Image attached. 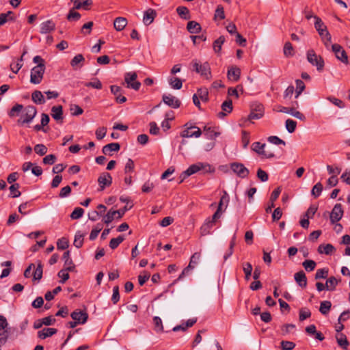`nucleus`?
<instances>
[{
    "label": "nucleus",
    "mask_w": 350,
    "mask_h": 350,
    "mask_svg": "<svg viewBox=\"0 0 350 350\" xmlns=\"http://www.w3.org/2000/svg\"><path fill=\"white\" fill-rule=\"evenodd\" d=\"M198 172H202V174H205L208 173H213L215 172V168L207 163L198 162L197 163L191 165L185 171H184L180 175L179 183L183 182V180L188 176L196 174Z\"/></svg>",
    "instance_id": "nucleus-1"
},
{
    "label": "nucleus",
    "mask_w": 350,
    "mask_h": 350,
    "mask_svg": "<svg viewBox=\"0 0 350 350\" xmlns=\"http://www.w3.org/2000/svg\"><path fill=\"white\" fill-rule=\"evenodd\" d=\"M315 18V23H314V27L318 31L319 36H321V39L324 42L325 44L327 46V42H331V35L327 31V27L325 25V24L323 23L322 20L317 16H314Z\"/></svg>",
    "instance_id": "nucleus-2"
},
{
    "label": "nucleus",
    "mask_w": 350,
    "mask_h": 350,
    "mask_svg": "<svg viewBox=\"0 0 350 350\" xmlns=\"http://www.w3.org/2000/svg\"><path fill=\"white\" fill-rule=\"evenodd\" d=\"M191 64L193 70L200 74L201 76L205 77L206 79L211 78V67L208 62H204L202 64L200 62L195 59L192 61Z\"/></svg>",
    "instance_id": "nucleus-3"
},
{
    "label": "nucleus",
    "mask_w": 350,
    "mask_h": 350,
    "mask_svg": "<svg viewBox=\"0 0 350 350\" xmlns=\"http://www.w3.org/2000/svg\"><path fill=\"white\" fill-rule=\"evenodd\" d=\"M307 60L312 66H316L319 72H321L325 66V62L321 55H318L313 49L307 51Z\"/></svg>",
    "instance_id": "nucleus-4"
},
{
    "label": "nucleus",
    "mask_w": 350,
    "mask_h": 350,
    "mask_svg": "<svg viewBox=\"0 0 350 350\" xmlns=\"http://www.w3.org/2000/svg\"><path fill=\"white\" fill-rule=\"evenodd\" d=\"M37 114V109L33 105H28L23 109V113L20 119L18 120V124L23 125L30 123Z\"/></svg>",
    "instance_id": "nucleus-5"
},
{
    "label": "nucleus",
    "mask_w": 350,
    "mask_h": 350,
    "mask_svg": "<svg viewBox=\"0 0 350 350\" xmlns=\"http://www.w3.org/2000/svg\"><path fill=\"white\" fill-rule=\"evenodd\" d=\"M184 130L180 133V137L183 138L196 137L201 136L202 131L198 126H193L191 123L187 122L184 124Z\"/></svg>",
    "instance_id": "nucleus-6"
},
{
    "label": "nucleus",
    "mask_w": 350,
    "mask_h": 350,
    "mask_svg": "<svg viewBox=\"0 0 350 350\" xmlns=\"http://www.w3.org/2000/svg\"><path fill=\"white\" fill-rule=\"evenodd\" d=\"M45 71V67L42 65L34 66L31 70L30 82L33 84H39L41 83Z\"/></svg>",
    "instance_id": "nucleus-7"
},
{
    "label": "nucleus",
    "mask_w": 350,
    "mask_h": 350,
    "mask_svg": "<svg viewBox=\"0 0 350 350\" xmlns=\"http://www.w3.org/2000/svg\"><path fill=\"white\" fill-rule=\"evenodd\" d=\"M137 75L135 72H126L124 75V81L127 84V88L139 90L141 87V83L137 81Z\"/></svg>",
    "instance_id": "nucleus-8"
},
{
    "label": "nucleus",
    "mask_w": 350,
    "mask_h": 350,
    "mask_svg": "<svg viewBox=\"0 0 350 350\" xmlns=\"http://www.w3.org/2000/svg\"><path fill=\"white\" fill-rule=\"evenodd\" d=\"M264 106L259 103H254L251 105V111L248 116V120H258L264 115Z\"/></svg>",
    "instance_id": "nucleus-9"
},
{
    "label": "nucleus",
    "mask_w": 350,
    "mask_h": 350,
    "mask_svg": "<svg viewBox=\"0 0 350 350\" xmlns=\"http://www.w3.org/2000/svg\"><path fill=\"white\" fill-rule=\"evenodd\" d=\"M230 169L236 174L239 177L245 178L249 175V170L241 163H232L230 164Z\"/></svg>",
    "instance_id": "nucleus-10"
},
{
    "label": "nucleus",
    "mask_w": 350,
    "mask_h": 350,
    "mask_svg": "<svg viewBox=\"0 0 350 350\" xmlns=\"http://www.w3.org/2000/svg\"><path fill=\"white\" fill-rule=\"evenodd\" d=\"M332 51L334 53L336 57L341 61L342 63L347 64L348 57L346 51L342 49V47L338 44H334L332 46Z\"/></svg>",
    "instance_id": "nucleus-11"
},
{
    "label": "nucleus",
    "mask_w": 350,
    "mask_h": 350,
    "mask_svg": "<svg viewBox=\"0 0 350 350\" xmlns=\"http://www.w3.org/2000/svg\"><path fill=\"white\" fill-rule=\"evenodd\" d=\"M98 183L99 185L98 191H103L106 187H109L112 183V177L108 172L102 173L98 178Z\"/></svg>",
    "instance_id": "nucleus-12"
},
{
    "label": "nucleus",
    "mask_w": 350,
    "mask_h": 350,
    "mask_svg": "<svg viewBox=\"0 0 350 350\" xmlns=\"http://www.w3.org/2000/svg\"><path fill=\"white\" fill-rule=\"evenodd\" d=\"M343 215V210L341 204H336L330 213V221L332 224L340 221Z\"/></svg>",
    "instance_id": "nucleus-13"
},
{
    "label": "nucleus",
    "mask_w": 350,
    "mask_h": 350,
    "mask_svg": "<svg viewBox=\"0 0 350 350\" xmlns=\"http://www.w3.org/2000/svg\"><path fill=\"white\" fill-rule=\"evenodd\" d=\"M71 318L78 324H85L88 319V314L85 310H75L70 314Z\"/></svg>",
    "instance_id": "nucleus-14"
},
{
    "label": "nucleus",
    "mask_w": 350,
    "mask_h": 350,
    "mask_svg": "<svg viewBox=\"0 0 350 350\" xmlns=\"http://www.w3.org/2000/svg\"><path fill=\"white\" fill-rule=\"evenodd\" d=\"M200 257L201 254L200 252H196L191 256L189 265L183 269L181 274L178 277L179 280L183 278L187 272H188L190 269H193L195 266L198 264Z\"/></svg>",
    "instance_id": "nucleus-15"
},
{
    "label": "nucleus",
    "mask_w": 350,
    "mask_h": 350,
    "mask_svg": "<svg viewBox=\"0 0 350 350\" xmlns=\"http://www.w3.org/2000/svg\"><path fill=\"white\" fill-rule=\"evenodd\" d=\"M162 100L165 104L174 109H177L180 106V101L175 96L168 94H164L162 97Z\"/></svg>",
    "instance_id": "nucleus-16"
},
{
    "label": "nucleus",
    "mask_w": 350,
    "mask_h": 350,
    "mask_svg": "<svg viewBox=\"0 0 350 350\" xmlns=\"http://www.w3.org/2000/svg\"><path fill=\"white\" fill-rule=\"evenodd\" d=\"M203 132L207 139L212 140L215 139L220 135V133L216 131V127L208 124L204 126Z\"/></svg>",
    "instance_id": "nucleus-17"
},
{
    "label": "nucleus",
    "mask_w": 350,
    "mask_h": 350,
    "mask_svg": "<svg viewBox=\"0 0 350 350\" xmlns=\"http://www.w3.org/2000/svg\"><path fill=\"white\" fill-rule=\"evenodd\" d=\"M110 90L111 93L116 96V101L118 103H124L126 101V98L122 95V88L118 85H111Z\"/></svg>",
    "instance_id": "nucleus-18"
},
{
    "label": "nucleus",
    "mask_w": 350,
    "mask_h": 350,
    "mask_svg": "<svg viewBox=\"0 0 350 350\" xmlns=\"http://www.w3.org/2000/svg\"><path fill=\"white\" fill-rule=\"evenodd\" d=\"M55 29V23L52 20H47L40 25V32L42 34H46L54 31Z\"/></svg>",
    "instance_id": "nucleus-19"
},
{
    "label": "nucleus",
    "mask_w": 350,
    "mask_h": 350,
    "mask_svg": "<svg viewBox=\"0 0 350 350\" xmlns=\"http://www.w3.org/2000/svg\"><path fill=\"white\" fill-rule=\"evenodd\" d=\"M51 116L56 121L62 122L63 116V107L62 105H55L51 108Z\"/></svg>",
    "instance_id": "nucleus-20"
},
{
    "label": "nucleus",
    "mask_w": 350,
    "mask_h": 350,
    "mask_svg": "<svg viewBox=\"0 0 350 350\" xmlns=\"http://www.w3.org/2000/svg\"><path fill=\"white\" fill-rule=\"evenodd\" d=\"M222 111L218 113V117L224 118L227 113H230L232 111V102L230 99L225 100L221 105Z\"/></svg>",
    "instance_id": "nucleus-21"
},
{
    "label": "nucleus",
    "mask_w": 350,
    "mask_h": 350,
    "mask_svg": "<svg viewBox=\"0 0 350 350\" xmlns=\"http://www.w3.org/2000/svg\"><path fill=\"white\" fill-rule=\"evenodd\" d=\"M241 70L237 66H232L228 70L227 77L229 80L237 81L240 79Z\"/></svg>",
    "instance_id": "nucleus-22"
},
{
    "label": "nucleus",
    "mask_w": 350,
    "mask_h": 350,
    "mask_svg": "<svg viewBox=\"0 0 350 350\" xmlns=\"http://www.w3.org/2000/svg\"><path fill=\"white\" fill-rule=\"evenodd\" d=\"M295 280L301 288H306L307 286V278L304 271L297 272L294 275Z\"/></svg>",
    "instance_id": "nucleus-23"
},
{
    "label": "nucleus",
    "mask_w": 350,
    "mask_h": 350,
    "mask_svg": "<svg viewBox=\"0 0 350 350\" xmlns=\"http://www.w3.org/2000/svg\"><path fill=\"white\" fill-rule=\"evenodd\" d=\"M97 209H102V211H94L88 214V219L91 221H96L100 216H103L107 210V207L103 204L97 206Z\"/></svg>",
    "instance_id": "nucleus-24"
},
{
    "label": "nucleus",
    "mask_w": 350,
    "mask_h": 350,
    "mask_svg": "<svg viewBox=\"0 0 350 350\" xmlns=\"http://www.w3.org/2000/svg\"><path fill=\"white\" fill-rule=\"evenodd\" d=\"M215 224V222L210 217L205 220V222L200 228L201 234L204 236L210 233L211 228Z\"/></svg>",
    "instance_id": "nucleus-25"
},
{
    "label": "nucleus",
    "mask_w": 350,
    "mask_h": 350,
    "mask_svg": "<svg viewBox=\"0 0 350 350\" xmlns=\"http://www.w3.org/2000/svg\"><path fill=\"white\" fill-rule=\"evenodd\" d=\"M120 148V146L118 143H111L104 146L102 152L104 154L111 155V152H117Z\"/></svg>",
    "instance_id": "nucleus-26"
},
{
    "label": "nucleus",
    "mask_w": 350,
    "mask_h": 350,
    "mask_svg": "<svg viewBox=\"0 0 350 350\" xmlns=\"http://www.w3.org/2000/svg\"><path fill=\"white\" fill-rule=\"evenodd\" d=\"M281 111H283L286 113H289L291 116L295 117L296 118H298L302 121H304L306 120V116L304 113H301L299 111H297L293 107H284Z\"/></svg>",
    "instance_id": "nucleus-27"
},
{
    "label": "nucleus",
    "mask_w": 350,
    "mask_h": 350,
    "mask_svg": "<svg viewBox=\"0 0 350 350\" xmlns=\"http://www.w3.org/2000/svg\"><path fill=\"white\" fill-rule=\"evenodd\" d=\"M128 22L127 19L124 17H117L113 21V26L116 30L120 31L123 30L126 26Z\"/></svg>",
    "instance_id": "nucleus-28"
},
{
    "label": "nucleus",
    "mask_w": 350,
    "mask_h": 350,
    "mask_svg": "<svg viewBox=\"0 0 350 350\" xmlns=\"http://www.w3.org/2000/svg\"><path fill=\"white\" fill-rule=\"evenodd\" d=\"M57 332V330L55 328H44L38 332V336L41 339H45L54 335Z\"/></svg>",
    "instance_id": "nucleus-29"
},
{
    "label": "nucleus",
    "mask_w": 350,
    "mask_h": 350,
    "mask_svg": "<svg viewBox=\"0 0 350 350\" xmlns=\"http://www.w3.org/2000/svg\"><path fill=\"white\" fill-rule=\"evenodd\" d=\"M336 339L337 341L338 345L344 349H347L349 342L347 338V336L342 334H336Z\"/></svg>",
    "instance_id": "nucleus-30"
},
{
    "label": "nucleus",
    "mask_w": 350,
    "mask_h": 350,
    "mask_svg": "<svg viewBox=\"0 0 350 350\" xmlns=\"http://www.w3.org/2000/svg\"><path fill=\"white\" fill-rule=\"evenodd\" d=\"M85 62V58L83 55L78 54L75 55L70 62L71 66L77 69L78 68H81L83 66V62Z\"/></svg>",
    "instance_id": "nucleus-31"
},
{
    "label": "nucleus",
    "mask_w": 350,
    "mask_h": 350,
    "mask_svg": "<svg viewBox=\"0 0 350 350\" xmlns=\"http://www.w3.org/2000/svg\"><path fill=\"white\" fill-rule=\"evenodd\" d=\"M92 4V0H75L74 1V9L79 10L83 8L85 10H89L88 6Z\"/></svg>",
    "instance_id": "nucleus-32"
},
{
    "label": "nucleus",
    "mask_w": 350,
    "mask_h": 350,
    "mask_svg": "<svg viewBox=\"0 0 350 350\" xmlns=\"http://www.w3.org/2000/svg\"><path fill=\"white\" fill-rule=\"evenodd\" d=\"M187 29L188 31L191 33H198L201 31L202 28L200 23L194 21H191L187 23Z\"/></svg>",
    "instance_id": "nucleus-33"
},
{
    "label": "nucleus",
    "mask_w": 350,
    "mask_h": 350,
    "mask_svg": "<svg viewBox=\"0 0 350 350\" xmlns=\"http://www.w3.org/2000/svg\"><path fill=\"white\" fill-rule=\"evenodd\" d=\"M155 16H156V12L154 10H153L152 9L148 10L147 11H146L144 12V18H143L144 23L146 25H150L154 21Z\"/></svg>",
    "instance_id": "nucleus-34"
},
{
    "label": "nucleus",
    "mask_w": 350,
    "mask_h": 350,
    "mask_svg": "<svg viewBox=\"0 0 350 350\" xmlns=\"http://www.w3.org/2000/svg\"><path fill=\"white\" fill-rule=\"evenodd\" d=\"M317 250L319 254H325L329 255L335 250V247L329 243L326 245L321 244L319 246Z\"/></svg>",
    "instance_id": "nucleus-35"
},
{
    "label": "nucleus",
    "mask_w": 350,
    "mask_h": 350,
    "mask_svg": "<svg viewBox=\"0 0 350 350\" xmlns=\"http://www.w3.org/2000/svg\"><path fill=\"white\" fill-rule=\"evenodd\" d=\"M176 12L178 16L185 20L189 19L191 16L189 13V10L187 7L185 6H178L176 8Z\"/></svg>",
    "instance_id": "nucleus-36"
},
{
    "label": "nucleus",
    "mask_w": 350,
    "mask_h": 350,
    "mask_svg": "<svg viewBox=\"0 0 350 350\" xmlns=\"http://www.w3.org/2000/svg\"><path fill=\"white\" fill-rule=\"evenodd\" d=\"M31 99L36 104H43L45 103V99L43 94L39 90H35L31 94Z\"/></svg>",
    "instance_id": "nucleus-37"
},
{
    "label": "nucleus",
    "mask_w": 350,
    "mask_h": 350,
    "mask_svg": "<svg viewBox=\"0 0 350 350\" xmlns=\"http://www.w3.org/2000/svg\"><path fill=\"white\" fill-rule=\"evenodd\" d=\"M225 37L224 36H220L214 41L213 48L215 53H219L221 51V46L225 42Z\"/></svg>",
    "instance_id": "nucleus-38"
},
{
    "label": "nucleus",
    "mask_w": 350,
    "mask_h": 350,
    "mask_svg": "<svg viewBox=\"0 0 350 350\" xmlns=\"http://www.w3.org/2000/svg\"><path fill=\"white\" fill-rule=\"evenodd\" d=\"M103 221L106 224H110L115 218H117L118 214L116 211L109 210L105 215H103Z\"/></svg>",
    "instance_id": "nucleus-39"
},
{
    "label": "nucleus",
    "mask_w": 350,
    "mask_h": 350,
    "mask_svg": "<svg viewBox=\"0 0 350 350\" xmlns=\"http://www.w3.org/2000/svg\"><path fill=\"white\" fill-rule=\"evenodd\" d=\"M168 81L172 88L175 90H180L183 86V81L178 77H171Z\"/></svg>",
    "instance_id": "nucleus-40"
},
{
    "label": "nucleus",
    "mask_w": 350,
    "mask_h": 350,
    "mask_svg": "<svg viewBox=\"0 0 350 350\" xmlns=\"http://www.w3.org/2000/svg\"><path fill=\"white\" fill-rule=\"evenodd\" d=\"M84 234L81 232L78 231L75 236V240L73 242L74 245L77 248H81L83 243Z\"/></svg>",
    "instance_id": "nucleus-41"
},
{
    "label": "nucleus",
    "mask_w": 350,
    "mask_h": 350,
    "mask_svg": "<svg viewBox=\"0 0 350 350\" xmlns=\"http://www.w3.org/2000/svg\"><path fill=\"white\" fill-rule=\"evenodd\" d=\"M266 144L256 142L252 144L251 148L252 150L256 152L259 156H262L263 149L265 148Z\"/></svg>",
    "instance_id": "nucleus-42"
},
{
    "label": "nucleus",
    "mask_w": 350,
    "mask_h": 350,
    "mask_svg": "<svg viewBox=\"0 0 350 350\" xmlns=\"http://www.w3.org/2000/svg\"><path fill=\"white\" fill-rule=\"evenodd\" d=\"M338 283V281L337 280V279L334 277V276H332L330 277L329 278L327 279V280L326 281V290H328V291H334L335 290L336 288V286H337Z\"/></svg>",
    "instance_id": "nucleus-43"
},
{
    "label": "nucleus",
    "mask_w": 350,
    "mask_h": 350,
    "mask_svg": "<svg viewBox=\"0 0 350 350\" xmlns=\"http://www.w3.org/2000/svg\"><path fill=\"white\" fill-rule=\"evenodd\" d=\"M243 271L245 273V278L246 280H249L250 276L252 275V265L250 262H243Z\"/></svg>",
    "instance_id": "nucleus-44"
},
{
    "label": "nucleus",
    "mask_w": 350,
    "mask_h": 350,
    "mask_svg": "<svg viewBox=\"0 0 350 350\" xmlns=\"http://www.w3.org/2000/svg\"><path fill=\"white\" fill-rule=\"evenodd\" d=\"M124 240V237L122 235H119L116 238H113L109 242V247L112 250L116 249L118 245Z\"/></svg>",
    "instance_id": "nucleus-45"
},
{
    "label": "nucleus",
    "mask_w": 350,
    "mask_h": 350,
    "mask_svg": "<svg viewBox=\"0 0 350 350\" xmlns=\"http://www.w3.org/2000/svg\"><path fill=\"white\" fill-rule=\"evenodd\" d=\"M332 307V303L329 301H323L321 302L319 311L323 314H327Z\"/></svg>",
    "instance_id": "nucleus-46"
},
{
    "label": "nucleus",
    "mask_w": 350,
    "mask_h": 350,
    "mask_svg": "<svg viewBox=\"0 0 350 350\" xmlns=\"http://www.w3.org/2000/svg\"><path fill=\"white\" fill-rule=\"evenodd\" d=\"M20 185L18 183L12 184L10 187V196L12 198H18L21 195V191H18Z\"/></svg>",
    "instance_id": "nucleus-47"
},
{
    "label": "nucleus",
    "mask_w": 350,
    "mask_h": 350,
    "mask_svg": "<svg viewBox=\"0 0 350 350\" xmlns=\"http://www.w3.org/2000/svg\"><path fill=\"white\" fill-rule=\"evenodd\" d=\"M153 323H154V329L157 332H163V326L162 323V321L160 317H154L153 318Z\"/></svg>",
    "instance_id": "nucleus-48"
},
{
    "label": "nucleus",
    "mask_w": 350,
    "mask_h": 350,
    "mask_svg": "<svg viewBox=\"0 0 350 350\" xmlns=\"http://www.w3.org/2000/svg\"><path fill=\"white\" fill-rule=\"evenodd\" d=\"M24 109L23 105L21 104H16L14 105L8 113L10 117H14Z\"/></svg>",
    "instance_id": "nucleus-49"
},
{
    "label": "nucleus",
    "mask_w": 350,
    "mask_h": 350,
    "mask_svg": "<svg viewBox=\"0 0 350 350\" xmlns=\"http://www.w3.org/2000/svg\"><path fill=\"white\" fill-rule=\"evenodd\" d=\"M296 83V90H295V98H298L299 96L301 94V92L304 90L306 86L303 81L301 79H297L295 81Z\"/></svg>",
    "instance_id": "nucleus-50"
},
{
    "label": "nucleus",
    "mask_w": 350,
    "mask_h": 350,
    "mask_svg": "<svg viewBox=\"0 0 350 350\" xmlns=\"http://www.w3.org/2000/svg\"><path fill=\"white\" fill-rule=\"evenodd\" d=\"M302 265L306 271L310 272L315 269L317 263L313 260H306L303 262Z\"/></svg>",
    "instance_id": "nucleus-51"
},
{
    "label": "nucleus",
    "mask_w": 350,
    "mask_h": 350,
    "mask_svg": "<svg viewBox=\"0 0 350 350\" xmlns=\"http://www.w3.org/2000/svg\"><path fill=\"white\" fill-rule=\"evenodd\" d=\"M311 317V312L308 308H301L299 310V319L300 321H303Z\"/></svg>",
    "instance_id": "nucleus-52"
},
{
    "label": "nucleus",
    "mask_w": 350,
    "mask_h": 350,
    "mask_svg": "<svg viewBox=\"0 0 350 350\" xmlns=\"http://www.w3.org/2000/svg\"><path fill=\"white\" fill-rule=\"evenodd\" d=\"M323 191V185L321 183H317L312 189L311 193L315 198H318Z\"/></svg>",
    "instance_id": "nucleus-53"
},
{
    "label": "nucleus",
    "mask_w": 350,
    "mask_h": 350,
    "mask_svg": "<svg viewBox=\"0 0 350 350\" xmlns=\"http://www.w3.org/2000/svg\"><path fill=\"white\" fill-rule=\"evenodd\" d=\"M284 54L286 57H292L294 55L293 47L291 42H287L284 46Z\"/></svg>",
    "instance_id": "nucleus-54"
},
{
    "label": "nucleus",
    "mask_w": 350,
    "mask_h": 350,
    "mask_svg": "<svg viewBox=\"0 0 350 350\" xmlns=\"http://www.w3.org/2000/svg\"><path fill=\"white\" fill-rule=\"evenodd\" d=\"M215 19L219 18V20H223L225 18L224 9L221 5H218L215 10Z\"/></svg>",
    "instance_id": "nucleus-55"
},
{
    "label": "nucleus",
    "mask_w": 350,
    "mask_h": 350,
    "mask_svg": "<svg viewBox=\"0 0 350 350\" xmlns=\"http://www.w3.org/2000/svg\"><path fill=\"white\" fill-rule=\"evenodd\" d=\"M42 265L39 262L35 271L33 273V280H40L42 277Z\"/></svg>",
    "instance_id": "nucleus-56"
},
{
    "label": "nucleus",
    "mask_w": 350,
    "mask_h": 350,
    "mask_svg": "<svg viewBox=\"0 0 350 350\" xmlns=\"http://www.w3.org/2000/svg\"><path fill=\"white\" fill-rule=\"evenodd\" d=\"M285 124H286V130L290 133H292L295 131L296 126H297V122L295 120H291V119H287L286 120Z\"/></svg>",
    "instance_id": "nucleus-57"
},
{
    "label": "nucleus",
    "mask_w": 350,
    "mask_h": 350,
    "mask_svg": "<svg viewBox=\"0 0 350 350\" xmlns=\"http://www.w3.org/2000/svg\"><path fill=\"white\" fill-rule=\"evenodd\" d=\"M47 148L45 145L40 144L34 146V151L36 154L43 156L47 152Z\"/></svg>",
    "instance_id": "nucleus-58"
},
{
    "label": "nucleus",
    "mask_w": 350,
    "mask_h": 350,
    "mask_svg": "<svg viewBox=\"0 0 350 350\" xmlns=\"http://www.w3.org/2000/svg\"><path fill=\"white\" fill-rule=\"evenodd\" d=\"M68 246V240L66 238L62 237V239H58L57 242V247L58 250H64L67 249Z\"/></svg>",
    "instance_id": "nucleus-59"
},
{
    "label": "nucleus",
    "mask_w": 350,
    "mask_h": 350,
    "mask_svg": "<svg viewBox=\"0 0 350 350\" xmlns=\"http://www.w3.org/2000/svg\"><path fill=\"white\" fill-rule=\"evenodd\" d=\"M196 94L203 102L208 100V92L206 89H198Z\"/></svg>",
    "instance_id": "nucleus-60"
},
{
    "label": "nucleus",
    "mask_w": 350,
    "mask_h": 350,
    "mask_svg": "<svg viewBox=\"0 0 350 350\" xmlns=\"http://www.w3.org/2000/svg\"><path fill=\"white\" fill-rule=\"evenodd\" d=\"M68 271V270L63 269L58 272L57 275L61 278L60 283L64 284L69 279L70 275Z\"/></svg>",
    "instance_id": "nucleus-61"
},
{
    "label": "nucleus",
    "mask_w": 350,
    "mask_h": 350,
    "mask_svg": "<svg viewBox=\"0 0 350 350\" xmlns=\"http://www.w3.org/2000/svg\"><path fill=\"white\" fill-rule=\"evenodd\" d=\"M84 213V210L82 208L77 207L74 209L72 213L70 215V217L72 219H78L81 218Z\"/></svg>",
    "instance_id": "nucleus-62"
},
{
    "label": "nucleus",
    "mask_w": 350,
    "mask_h": 350,
    "mask_svg": "<svg viewBox=\"0 0 350 350\" xmlns=\"http://www.w3.org/2000/svg\"><path fill=\"white\" fill-rule=\"evenodd\" d=\"M93 25L92 21L85 23L81 27V32L84 35L90 34Z\"/></svg>",
    "instance_id": "nucleus-63"
},
{
    "label": "nucleus",
    "mask_w": 350,
    "mask_h": 350,
    "mask_svg": "<svg viewBox=\"0 0 350 350\" xmlns=\"http://www.w3.org/2000/svg\"><path fill=\"white\" fill-rule=\"evenodd\" d=\"M295 347V344L291 341L282 340L281 342L282 350H293Z\"/></svg>",
    "instance_id": "nucleus-64"
}]
</instances>
